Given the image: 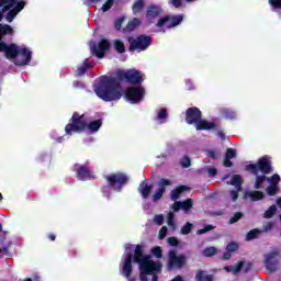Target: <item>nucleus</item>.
Returning <instances> with one entry per match:
<instances>
[{
  "mask_svg": "<svg viewBox=\"0 0 281 281\" xmlns=\"http://www.w3.org/2000/svg\"><path fill=\"white\" fill-rule=\"evenodd\" d=\"M146 95V89L144 87L132 86L125 89L124 98L132 102V104H139Z\"/></svg>",
  "mask_w": 281,
  "mask_h": 281,
  "instance_id": "obj_8",
  "label": "nucleus"
},
{
  "mask_svg": "<svg viewBox=\"0 0 281 281\" xmlns=\"http://www.w3.org/2000/svg\"><path fill=\"white\" fill-rule=\"evenodd\" d=\"M267 181L270 186H278L280 183V175L274 173L270 178L267 177Z\"/></svg>",
  "mask_w": 281,
  "mask_h": 281,
  "instance_id": "obj_41",
  "label": "nucleus"
},
{
  "mask_svg": "<svg viewBox=\"0 0 281 281\" xmlns=\"http://www.w3.org/2000/svg\"><path fill=\"white\" fill-rule=\"evenodd\" d=\"M110 47L111 43L109 42V40L102 38L98 44L93 43L90 46V52L91 54L97 56V58H103L106 55V52H109Z\"/></svg>",
  "mask_w": 281,
  "mask_h": 281,
  "instance_id": "obj_11",
  "label": "nucleus"
},
{
  "mask_svg": "<svg viewBox=\"0 0 281 281\" xmlns=\"http://www.w3.org/2000/svg\"><path fill=\"white\" fill-rule=\"evenodd\" d=\"M265 181H267V176H265V173L262 176H256V180H255V190H260V188H262V183H265Z\"/></svg>",
  "mask_w": 281,
  "mask_h": 281,
  "instance_id": "obj_31",
  "label": "nucleus"
},
{
  "mask_svg": "<svg viewBox=\"0 0 281 281\" xmlns=\"http://www.w3.org/2000/svg\"><path fill=\"white\" fill-rule=\"evenodd\" d=\"M216 247H206L204 250H203V256L205 258H212V256H216Z\"/></svg>",
  "mask_w": 281,
  "mask_h": 281,
  "instance_id": "obj_38",
  "label": "nucleus"
},
{
  "mask_svg": "<svg viewBox=\"0 0 281 281\" xmlns=\"http://www.w3.org/2000/svg\"><path fill=\"white\" fill-rule=\"evenodd\" d=\"M188 190H190V187L183 186V184H181L178 188L171 190V192H170L171 201H179V196H181V194H183V192H188Z\"/></svg>",
  "mask_w": 281,
  "mask_h": 281,
  "instance_id": "obj_21",
  "label": "nucleus"
},
{
  "mask_svg": "<svg viewBox=\"0 0 281 281\" xmlns=\"http://www.w3.org/2000/svg\"><path fill=\"white\" fill-rule=\"evenodd\" d=\"M91 69V65H89V59H85L81 66L77 67V76H85L87 71Z\"/></svg>",
  "mask_w": 281,
  "mask_h": 281,
  "instance_id": "obj_25",
  "label": "nucleus"
},
{
  "mask_svg": "<svg viewBox=\"0 0 281 281\" xmlns=\"http://www.w3.org/2000/svg\"><path fill=\"white\" fill-rule=\"evenodd\" d=\"M229 258H232V252H229V250H226V251L224 252L223 259H224V260H229Z\"/></svg>",
  "mask_w": 281,
  "mask_h": 281,
  "instance_id": "obj_62",
  "label": "nucleus"
},
{
  "mask_svg": "<svg viewBox=\"0 0 281 281\" xmlns=\"http://www.w3.org/2000/svg\"><path fill=\"white\" fill-rule=\"evenodd\" d=\"M245 170L255 176H258L259 172L271 175L273 172V162L271 161V157L266 155L260 157L256 164L246 165Z\"/></svg>",
  "mask_w": 281,
  "mask_h": 281,
  "instance_id": "obj_5",
  "label": "nucleus"
},
{
  "mask_svg": "<svg viewBox=\"0 0 281 281\" xmlns=\"http://www.w3.org/2000/svg\"><path fill=\"white\" fill-rule=\"evenodd\" d=\"M19 0H0V8H2V12H8L12 10L14 5H16Z\"/></svg>",
  "mask_w": 281,
  "mask_h": 281,
  "instance_id": "obj_24",
  "label": "nucleus"
},
{
  "mask_svg": "<svg viewBox=\"0 0 281 281\" xmlns=\"http://www.w3.org/2000/svg\"><path fill=\"white\" fill-rule=\"evenodd\" d=\"M157 120L159 122H166L168 120V109L161 108L157 114Z\"/></svg>",
  "mask_w": 281,
  "mask_h": 281,
  "instance_id": "obj_34",
  "label": "nucleus"
},
{
  "mask_svg": "<svg viewBox=\"0 0 281 281\" xmlns=\"http://www.w3.org/2000/svg\"><path fill=\"white\" fill-rule=\"evenodd\" d=\"M16 14L19 13L14 9L9 10L7 13L8 23H12V21H14V19L16 18Z\"/></svg>",
  "mask_w": 281,
  "mask_h": 281,
  "instance_id": "obj_46",
  "label": "nucleus"
},
{
  "mask_svg": "<svg viewBox=\"0 0 281 281\" xmlns=\"http://www.w3.org/2000/svg\"><path fill=\"white\" fill-rule=\"evenodd\" d=\"M231 186H236L237 190H241V188H243V178L240 177V175L232 176Z\"/></svg>",
  "mask_w": 281,
  "mask_h": 281,
  "instance_id": "obj_28",
  "label": "nucleus"
},
{
  "mask_svg": "<svg viewBox=\"0 0 281 281\" xmlns=\"http://www.w3.org/2000/svg\"><path fill=\"white\" fill-rule=\"evenodd\" d=\"M171 281H183V277L178 274Z\"/></svg>",
  "mask_w": 281,
  "mask_h": 281,
  "instance_id": "obj_64",
  "label": "nucleus"
},
{
  "mask_svg": "<svg viewBox=\"0 0 281 281\" xmlns=\"http://www.w3.org/2000/svg\"><path fill=\"white\" fill-rule=\"evenodd\" d=\"M126 20V16H121L115 20L114 22V30L117 32L122 31V25L124 24V21Z\"/></svg>",
  "mask_w": 281,
  "mask_h": 281,
  "instance_id": "obj_43",
  "label": "nucleus"
},
{
  "mask_svg": "<svg viewBox=\"0 0 281 281\" xmlns=\"http://www.w3.org/2000/svg\"><path fill=\"white\" fill-rule=\"evenodd\" d=\"M278 256H280V250L278 249L265 255V267L270 273L278 271Z\"/></svg>",
  "mask_w": 281,
  "mask_h": 281,
  "instance_id": "obj_12",
  "label": "nucleus"
},
{
  "mask_svg": "<svg viewBox=\"0 0 281 281\" xmlns=\"http://www.w3.org/2000/svg\"><path fill=\"white\" fill-rule=\"evenodd\" d=\"M150 251L153 256H155V258H158V259L164 258V250H161L159 246L151 248Z\"/></svg>",
  "mask_w": 281,
  "mask_h": 281,
  "instance_id": "obj_42",
  "label": "nucleus"
},
{
  "mask_svg": "<svg viewBox=\"0 0 281 281\" xmlns=\"http://www.w3.org/2000/svg\"><path fill=\"white\" fill-rule=\"evenodd\" d=\"M114 48L117 52V54H124V52H126V46H124V42L120 40L114 41Z\"/></svg>",
  "mask_w": 281,
  "mask_h": 281,
  "instance_id": "obj_33",
  "label": "nucleus"
},
{
  "mask_svg": "<svg viewBox=\"0 0 281 281\" xmlns=\"http://www.w3.org/2000/svg\"><path fill=\"white\" fill-rule=\"evenodd\" d=\"M276 212H278V206L271 205L263 214L265 218H273L276 216Z\"/></svg>",
  "mask_w": 281,
  "mask_h": 281,
  "instance_id": "obj_35",
  "label": "nucleus"
},
{
  "mask_svg": "<svg viewBox=\"0 0 281 281\" xmlns=\"http://www.w3.org/2000/svg\"><path fill=\"white\" fill-rule=\"evenodd\" d=\"M164 216L161 214L155 215L154 223L155 225H162L164 224Z\"/></svg>",
  "mask_w": 281,
  "mask_h": 281,
  "instance_id": "obj_55",
  "label": "nucleus"
},
{
  "mask_svg": "<svg viewBox=\"0 0 281 281\" xmlns=\"http://www.w3.org/2000/svg\"><path fill=\"white\" fill-rule=\"evenodd\" d=\"M207 173L210 177H216L218 175V170L216 168H209Z\"/></svg>",
  "mask_w": 281,
  "mask_h": 281,
  "instance_id": "obj_57",
  "label": "nucleus"
},
{
  "mask_svg": "<svg viewBox=\"0 0 281 281\" xmlns=\"http://www.w3.org/2000/svg\"><path fill=\"white\" fill-rule=\"evenodd\" d=\"M206 156L210 157V159H218V154L214 149L206 150Z\"/></svg>",
  "mask_w": 281,
  "mask_h": 281,
  "instance_id": "obj_54",
  "label": "nucleus"
},
{
  "mask_svg": "<svg viewBox=\"0 0 281 281\" xmlns=\"http://www.w3.org/2000/svg\"><path fill=\"white\" fill-rule=\"evenodd\" d=\"M115 0H106V2L102 5V12H109L111 8H113V3Z\"/></svg>",
  "mask_w": 281,
  "mask_h": 281,
  "instance_id": "obj_49",
  "label": "nucleus"
},
{
  "mask_svg": "<svg viewBox=\"0 0 281 281\" xmlns=\"http://www.w3.org/2000/svg\"><path fill=\"white\" fill-rule=\"evenodd\" d=\"M180 165L182 166V168H190V166L192 165V160L190 159V157L183 156L180 160Z\"/></svg>",
  "mask_w": 281,
  "mask_h": 281,
  "instance_id": "obj_45",
  "label": "nucleus"
},
{
  "mask_svg": "<svg viewBox=\"0 0 281 281\" xmlns=\"http://www.w3.org/2000/svg\"><path fill=\"white\" fill-rule=\"evenodd\" d=\"M238 243L236 241H231L226 246V251H229L231 254H234V251H238Z\"/></svg>",
  "mask_w": 281,
  "mask_h": 281,
  "instance_id": "obj_44",
  "label": "nucleus"
},
{
  "mask_svg": "<svg viewBox=\"0 0 281 281\" xmlns=\"http://www.w3.org/2000/svg\"><path fill=\"white\" fill-rule=\"evenodd\" d=\"M243 267H245V261H239L238 263H236L235 266L231 267V271L233 273H238L239 271H241Z\"/></svg>",
  "mask_w": 281,
  "mask_h": 281,
  "instance_id": "obj_47",
  "label": "nucleus"
},
{
  "mask_svg": "<svg viewBox=\"0 0 281 281\" xmlns=\"http://www.w3.org/2000/svg\"><path fill=\"white\" fill-rule=\"evenodd\" d=\"M153 188H155L154 183H148V180H144L138 186V192L142 199H150V194L153 192Z\"/></svg>",
  "mask_w": 281,
  "mask_h": 281,
  "instance_id": "obj_16",
  "label": "nucleus"
},
{
  "mask_svg": "<svg viewBox=\"0 0 281 281\" xmlns=\"http://www.w3.org/2000/svg\"><path fill=\"white\" fill-rule=\"evenodd\" d=\"M161 14V7L151 4L147 8L146 18L147 19H157Z\"/></svg>",
  "mask_w": 281,
  "mask_h": 281,
  "instance_id": "obj_22",
  "label": "nucleus"
},
{
  "mask_svg": "<svg viewBox=\"0 0 281 281\" xmlns=\"http://www.w3.org/2000/svg\"><path fill=\"white\" fill-rule=\"evenodd\" d=\"M12 34L14 29L10 24H0V52H3L4 58L11 60L16 67H25L32 63V50L14 43L8 45L3 42V36H12Z\"/></svg>",
  "mask_w": 281,
  "mask_h": 281,
  "instance_id": "obj_2",
  "label": "nucleus"
},
{
  "mask_svg": "<svg viewBox=\"0 0 281 281\" xmlns=\"http://www.w3.org/2000/svg\"><path fill=\"white\" fill-rule=\"evenodd\" d=\"M194 225L190 222H187L182 227H181V231L180 233L183 235V236H188V234H192V229H193Z\"/></svg>",
  "mask_w": 281,
  "mask_h": 281,
  "instance_id": "obj_32",
  "label": "nucleus"
},
{
  "mask_svg": "<svg viewBox=\"0 0 281 281\" xmlns=\"http://www.w3.org/2000/svg\"><path fill=\"white\" fill-rule=\"evenodd\" d=\"M104 180L111 190L114 192H122V190H124V186L128 183V176L119 171L104 176Z\"/></svg>",
  "mask_w": 281,
  "mask_h": 281,
  "instance_id": "obj_6",
  "label": "nucleus"
},
{
  "mask_svg": "<svg viewBox=\"0 0 281 281\" xmlns=\"http://www.w3.org/2000/svg\"><path fill=\"white\" fill-rule=\"evenodd\" d=\"M243 216H245V214H243V212H236L234 214V216H232L228 221V225H234L235 223H238V221H240V218H243Z\"/></svg>",
  "mask_w": 281,
  "mask_h": 281,
  "instance_id": "obj_39",
  "label": "nucleus"
},
{
  "mask_svg": "<svg viewBox=\"0 0 281 281\" xmlns=\"http://www.w3.org/2000/svg\"><path fill=\"white\" fill-rule=\"evenodd\" d=\"M172 186V181L166 178H161L158 181V189L155 191L153 195V202L157 203L158 201H161L164 198V194H166V188Z\"/></svg>",
  "mask_w": 281,
  "mask_h": 281,
  "instance_id": "obj_15",
  "label": "nucleus"
},
{
  "mask_svg": "<svg viewBox=\"0 0 281 281\" xmlns=\"http://www.w3.org/2000/svg\"><path fill=\"white\" fill-rule=\"evenodd\" d=\"M124 80H126L128 85H133V87H139V85L144 82V76L142 75V71L136 69H131L127 71L119 70L116 72V78L102 77L98 86L94 88V92L100 100H103V102L121 100L123 93L120 91L122 88L120 81L122 82Z\"/></svg>",
  "mask_w": 281,
  "mask_h": 281,
  "instance_id": "obj_1",
  "label": "nucleus"
},
{
  "mask_svg": "<svg viewBox=\"0 0 281 281\" xmlns=\"http://www.w3.org/2000/svg\"><path fill=\"white\" fill-rule=\"evenodd\" d=\"M252 267H254V262H248L244 270L245 273H249V271H251Z\"/></svg>",
  "mask_w": 281,
  "mask_h": 281,
  "instance_id": "obj_60",
  "label": "nucleus"
},
{
  "mask_svg": "<svg viewBox=\"0 0 281 281\" xmlns=\"http://www.w3.org/2000/svg\"><path fill=\"white\" fill-rule=\"evenodd\" d=\"M278 192H280V187H278V186L269 184L266 188V193L268 194V196H276V194H278Z\"/></svg>",
  "mask_w": 281,
  "mask_h": 281,
  "instance_id": "obj_30",
  "label": "nucleus"
},
{
  "mask_svg": "<svg viewBox=\"0 0 281 281\" xmlns=\"http://www.w3.org/2000/svg\"><path fill=\"white\" fill-rule=\"evenodd\" d=\"M145 5L146 3L144 2V0H136L132 7L133 14H139V12L144 10Z\"/></svg>",
  "mask_w": 281,
  "mask_h": 281,
  "instance_id": "obj_27",
  "label": "nucleus"
},
{
  "mask_svg": "<svg viewBox=\"0 0 281 281\" xmlns=\"http://www.w3.org/2000/svg\"><path fill=\"white\" fill-rule=\"evenodd\" d=\"M203 117V112L196 106L188 108L184 115V122L189 125H195Z\"/></svg>",
  "mask_w": 281,
  "mask_h": 281,
  "instance_id": "obj_13",
  "label": "nucleus"
},
{
  "mask_svg": "<svg viewBox=\"0 0 281 281\" xmlns=\"http://www.w3.org/2000/svg\"><path fill=\"white\" fill-rule=\"evenodd\" d=\"M259 234H260V229L254 228V229L249 231V232L246 234V240H247V241L254 240V239H256L257 236H259Z\"/></svg>",
  "mask_w": 281,
  "mask_h": 281,
  "instance_id": "obj_36",
  "label": "nucleus"
},
{
  "mask_svg": "<svg viewBox=\"0 0 281 281\" xmlns=\"http://www.w3.org/2000/svg\"><path fill=\"white\" fill-rule=\"evenodd\" d=\"M244 199H250L252 202L262 201V199H265V193L262 191H258V189L255 191H246Z\"/></svg>",
  "mask_w": 281,
  "mask_h": 281,
  "instance_id": "obj_20",
  "label": "nucleus"
},
{
  "mask_svg": "<svg viewBox=\"0 0 281 281\" xmlns=\"http://www.w3.org/2000/svg\"><path fill=\"white\" fill-rule=\"evenodd\" d=\"M220 113L224 120H236V112L234 110L222 108L220 109Z\"/></svg>",
  "mask_w": 281,
  "mask_h": 281,
  "instance_id": "obj_23",
  "label": "nucleus"
},
{
  "mask_svg": "<svg viewBox=\"0 0 281 281\" xmlns=\"http://www.w3.org/2000/svg\"><path fill=\"white\" fill-rule=\"evenodd\" d=\"M236 157V149L234 148H227L225 153V158L226 159H234Z\"/></svg>",
  "mask_w": 281,
  "mask_h": 281,
  "instance_id": "obj_50",
  "label": "nucleus"
},
{
  "mask_svg": "<svg viewBox=\"0 0 281 281\" xmlns=\"http://www.w3.org/2000/svg\"><path fill=\"white\" fill-rule=\"evenodd\" d=\"M167 243H168V245H170V247H178L179 239L177 237H175V236L168 237L167 238Z\"/></svg>",
  "mask_w": 281,
  "mask_h": 281,
  "instance_id": "obj_52",
  "label": "nucleus"
},
{
  "mask_svg": "<svg viewBox=\"0 0 281 281\" xmlns=\"http://www.w3.org/2000/svg\"><path fill=\"white\" fill-rule=\"evenodd\" d=\"M194 126H195V131H213L218 128V125H216V123L203 120V117L200 119Z\"/></svg>",
  "mask_w": 281,
  "mask_h": 281,
  "instance_id": "obj_17",
  "label": "nucleus"
},
{
  "mask_svg": "<svg viewBox=\"0 0 281 281\" xmlns=\"http://www.w3.org/2000/svg\"><path fill=\"white\" fill-rule=\"evenodd\" d=\"M132 260L133 262H136V265H139L140 281H148V276L159 273L164 267L160 261H154L150 259V255H145L144 246L139 244L135 247Z\"/></svg>",
  "mask_w": 281,
  "mask_h": 281,
  "instance_id": "obj_3",
  "label": "nucleus"
},
{
  "mask_svg": "<svg viewBox=\"0 0 281 281\" xmlns=\"http://www.w3.org/2000/svg\"><path fill=\"white\" fill-rule=\"evenodd\" d=\"M203 270H199L195 274V280L196 281H214V276L212 274H206Z\"/></svg>",
  "mask_w": 281,
  "mask_h": 281,
  "instance_id": "obj_26",
  "label": "nucleus"
},
{
  "mask_svg": "<svg viewBox=\"0 0 281 281\" xmlns=\"http://www.w3.org/2000/svg\"><path fill=\"white\" fill-rule=\"evenodd\" d=\"M171 3L175 8H181V0H171Z\"/></svg>",
  "mask_w": 281,
  "mask_h": 281,
  "instance_id": "obj_61",
  "label": "nucleus"
},
{
  "mask_svg": "<svg viewBox=\"0 0 281 281\" xmlns=\"http://www.w3.org/2000/svg\"><path fill=\"white\" fill-rule=\"evenodd\" d=\"M271 8L274 10H281V0H268Z\"/></svg>",
  "mask_w": 281,
  "mask_h": 281,
  "instance_id": "obj_53",
  "label": "nucleus"
},
{
  "mask_svg": "<svg viewBox=\"0 0 281 281\" xmlns=\"http://www.w3.org/2000/svg\"><path fill=\"white\" fill-rule=\"evenodd\" d=\"M159 272L151 273V281H159V277L157 276Z\"/></svg>",
  "mask_w": 281,
  "mask_h": 281,
  "instance_id": "obj_63",
  "label": "nucleus"
},
{
  "mask_svg": "<svg viewBox=\"0 0 281 281\" xmlns=\"http://www.w3.org/2000/svg\"><path fill=\"white\" fill-rule=\"evenodd\" d=\"M166 236H168V227L162 226L158 233V238H159V240H164V238H166Z\"/></svg>",
  "mask_w": 281,
  "mask_h": 281,
  "instance_id": "obj_51",
  "label": "nucleus"
},
{
  "mask_svg": "<svg viewBox=\"0 0 281 281\" xmlns=\"http://www.w3.org/2000/svg\"><path fill=\"white\" fill-rule=\"evenodd\" d=\"M127 42L130 43L128 52H146L153 45V37L140 34L136 38L127 37Z\"/></svg>",
  "mask_w": 281,
  "mask_h": 281,
  "instance_id": "obj_7",
  "label": "nucleus"
},
{
  "mask_svg": "<svg viewBox=\"0 0 281 281\" xmlns=\"http://www.w3.org/2000/svg\"><path fill=\"white\" fill-rule=\"evenodd\" d=\"M216 226L209 224L205 225L203 228H200L196 231V235L201 236L202 234H207V232H212V229H215Z\"/></svg>",
  "mask_w": 281,
  "mask_h": 281,
  "instance_id": "obj_40",
  "label": "nucleus"
},
{
  "mask_svg": "<svg viewBox=\"0 0 281 281\" xmlns=\"http://www.w3.org/2000/svg\"><path fill=\"white\" fill-rule=\"evenodd\" d=\"M75 168H77L76 177L79 181H87V179L91 178V170H89V167L76 165Z\"/></svg>",
  "mask_w": 281,
  "mask_h": 281,
  "instance_id": "obj_18",
  "label": "nucleus"
},
{
  "mask_svg": "<svg viewBox=\"0 0 281 281\" xmlns=\"http://www.w3.org/2000/svg\"><path fill=\"white\" fill-rule=\"evenodd\" d=\"M122 276L128 279V281H135L133 276V252H127L123 259Z\"/></svg>",
  "mask_w": 281,
  "mask_h": 281,
  "instance_id": "obj_14",
  "label": "nucleus"
},
{
  "mask_svg": "<svg viewBox=\"0 0 281 281\" xmlns=\"http://www.w3.org/2000/svg\"><path fill=\"white\" fill-rule=\"evenodd\" d=\"M183 23V14L178 15H165L158 20L156 27H167V30H172V27L179 26Z\"/></svg>",
  "mask_w": 281,
  "mask_h": 281,
  "instance_id": "obj_9",
  "label": "nucleus"
},
{
  "mask_svg": "<svg viewBox=\"0 0 281 281\" xmlns=\"http://www.w3.org/2000/svg\"><path fill=\"white\" fill-rule=\"evenodd\" d=\"M142 25V20L138 18H133L125 27L122 29L123 34H131V32H135V29Z\"/></svg>",
  "mask_w": 281,
  "mask_h": 281,
  "instance_id": "obj_19",
  "label": "nucleus"
},
{
  "mask_svg": "<svg viewBox=\"0 0 281 281\" xmlns=\"http://www.w3.org/2000/svg\"><path fill=\"white\" fill-rule=\"evenodd\" d=\"M194 205V202H192V199H187L184 201H180V207L186 213H188L189 210H192V206Z\"/></svg>",
  "mask_w": 281,
  "mask_h": 281,
  "instance_id": "obj_29",
  "label": "nucleus"
},
{
  "mask_svg": "<svg viewBox=\"0 0 281 281\" xmlns=\"http://www.w3.org/2000/svg\"><path fill=\"white\" fill-rule=\"evenodd\" d=\"M171 210H173V212H179V210H181V201H175V203L171 206Z\"/></svg>",
  "mask_w": 281,
  "mask_h": 281,
  "instance_id": "obj_56",
  "label": "nucleus"
},
{
  "mask_svg": "<svg viewBox=\"0 0 281 281\" xmlns=\"http://www.w3.org/2000/svg\"><path fill=\"white\" fill-rule=\"evenodd\" d=\"M188 258L186 255H179L177 256V250H170L168 252V269H182V267L186 265Z\"/></svg>",
  "mask_w": 281,
  "mask_h": 281,
  "instance_id": "obj_10",
  "label": "nucleus"
},
{
  "mask_svg": "<svg viewBox=\"0 0 281 281\" xmlns=\"http://www.w3.org/2000/svg\"><path fill=\"white\" fill-rule=\"evenodd\" d=\"M167 224L171 229H177V223H175V213L169 212L167 215Z\"/></svg>",
  "mask_w": 281,
  "mask_h": 281,
  "instance_id": "obj_37",
  "label": "nucleus"
},
{
  "mask_svg": "<svg viewBox=\"0 0 281 281\" xmlns=\"http://www.w3.org/2000/svg\"><path fill=\"white\" fill-rule=\"evenodd\" d=\"M26 5V2L21 0V1H18L15 3V7L13 8V10L19 14V12H21Z\"/></svg>",
  "mask_w": 281,
  "mask_h": 281,
  "instance_id": "obj_48",
  "label": "nucleus"
},
{
  "mask_svg": "<svg viewBox=\"0 0 281 281\" xmlns=\"http://www.w3.org/2000/svg\"><path fill=\"white\" fill-rule=\"evenodd\" d=\"M224 166H225V168H232V166H234V162H232L231 158L224 157Z\"/></svg>",
  "mask_w": 281,
  "mask_h": 281,
  "instance_id": "obj_58",
  "label": "nucleus"
},
{
  "mask_svg": "<svg viewBox=\"0 0 281 281\" xmlns=\"http://www.w3.org/2000/svg\"><path fill=\"white\" fill-rule=\"evenodd\" d=\"M231 196L233 201H238V191L232 190L231 191Z\"/></svg>",
  "mask_w": 281,
  "mask_h": 281,
  "instance_id": "obj_59",
  "label": "nucleus"
},
{
  "mask_svg": "<svg viewBox=\"0 0 281 281\" xmlns=\"http://www.w3.org/2000/svg\"><path fill=\"white\" fill-rule=\"evenodd\" d=\"M99 128H102V119L87 122L85 121V114L74 112L69 120V123L65 126L66 135H74V133H85L89 131L90 133H98Z\"/></svg>",
  "mask_w": 281,
  "mask_h": 281,
  "instance_id": "obj_4",
  "label": "nucleus"
}]
</instances>
